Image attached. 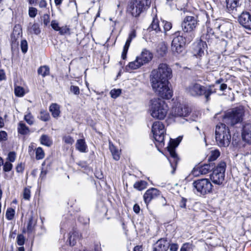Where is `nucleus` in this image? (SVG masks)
<instances>
[{
    "label": "nucleus",
    "mask_w": 251,
    "mask_h": 251,
    "mask_svg": "<svg viewBox=\"0 0 251 251\" xmlns=\"http://www.w3.org/2000/svg\"><path fill=\"white\" fill-rule=\"evenodd\" d=\"M172 77L171 68L165 63L160 64L150 75V81L153 90L162 99L169 100L173 91L168 86V80Z\"/></svg>",
    "instance_id": "f257e3e1"
},
{
    "label": "nucleus",
    "mask_w": 251,
    "mask_h": 251,
    "mask_svg": "<svg viewBox=\"0 0 251 251\" xmlns=\"http://www.w3.org/2000/svg\"><path fill=\"white\" fill-rule=\"evenodd\" d=\"M186 93L194 97L204 96L206 101L210 99V96L216 92L214 85L203 86L199 83H192L186 88Z\"/></svg>",
    "instance_id": "f03ea898"
},
{
    "label": "nucleus",
    "mask_w": 251,
    "mask_h": 251,
    "mask_svg": "<svg viewBox=\"0 0 251 251\" xmlns=\"http://www.w3.org/2000/svg\"><path fill=\"white\" fill-rule=\"evenodd\" d=\"M168 106L166 102L159 98L154 99L151 101V115L155 119L163 120L168 111Z\"/></svg>",
    "instance_id": "7ed1b4c3"
},
{
    "label": "nucleus",
    "mask_w": 251,
    "mask_h": 251,
    "mask_svg": "<svg viewBox=\"0 0 251 251\" xmlns=\"http://www.w3.org/2000/svg\"><path fill=\"white\" fill-rule=\"evenodd\" d=\"M244 113V109L242 106L230 109L223 116V122L227 126H234L242 122Z\"/></svg>",
    "instance_id": "20e7f679"
},
{
    "label": "nucleus",
    "mask_w": 251,
    "mask_h": 251,
    "mask_svg": "<svg viewBox=\"0 0 251 251\" xmlns=\"http://www.w3.org/2000/svg\"><path fill=\"white\" fill-rule=\"evenodd\" d=\"M215 138L219 147H227L230 144L231 135L228 126L225 124L220 123L215 129Z\"/></svg>",
    "instance_id": "39448f33"
},
{
    "label": "nucleus",
    "mask_w": 251,
    "mask_h": 251,
    "mask_svg": "<svg viewBox=\"0 0 251 251\" xmlns=\"http://www.w3.org/2000/svg\"><path fill=\"white\" fill-rule=\"evenodd\" d=\"M173 36L171 49L172 51L177 53L182 52L185 44L189 43L193 40V39H190L188 41V35L184 33L180 35V31L176 32Z\"/></svg>",
    "instance_id": "423d86ee"
},
{
    "label": "nucleus",
    "mask_w": 251,
    "mask_h": 251,
    "mask_svg": "<svg viewBox=\"0 0 251 251\" xmlns=\"http://www.w3.org/2000/svg\"><path fill=\"white\" fill-rule=\"evenodd\" d=\"M181 139L182 138L181 137H178L176 139H171L169 143L168 146H167L168 151L170 155V158L168 159L170 162L171 168L172 169V170L171 171V173L172 174H174L175 172L177 163L179 160L177 155L176 152L175 148L178 146L181 142Z\"/></svg>",
    "instance_id": "0eeeda50"
},
{
    "label": "nucleus",
    "mask_w": 251,
    "mask_h": 251,
    "mask_svg": "<svg viewBox=\"0 0 251 251\" xmlns=\"http://www.w3.org/2000/svg\"><path fill=\"white\" fill-rule=\"evenodd\" d=\"M150 4L148 0H131L128 5L127 10L133 16L136 17L148 7Z\"/></svg>",
    "instance_id": "6e6552de"
},
{
    "label": "nucleus",
    "mask_w": 251,
    "mask_h": 251,
    "mask_svg": "<svg viewBox=\"0 0 251 251\" xmlns=\"http://www.w3.org/2000/svg\"><path fill=\"white\" fill-rule=\"evenodd\" d=\"M151 131L154 140L158 144V145L156 144V146L161 147L164 146L166 129L163 123L159 121L154 122L152 126Z\"/></svg>",
    "instance_id": "1a4fd4ad"
},
{
    "label": "nucleus",
    "mask_w": 251,
    "mask_h": 251,
    "mask_svg": "<svg viewBox=\"0 0 251 251\" xmlns=\"http://www.w3.org/2000/svg\"><path fill=\"white\" fill-rule=\"evenodd\" d=\"M197 25L196 19L193 16L186 17L182 23V28L183 33L188 35V40L193 39L195 37L194 30Z\"/></svg>",
    "instance_id": "9d476101"
},
{
    "label": "nucleus",
    "mask_w": 251,
    "mask_h": 251,
    "mask_svg": "<svg viewBox=\"0 0 251 251\" xmlns=\"http://www.w3.org/2000/svg\"><path fill=\"white\" fill-rule=\"evenodd\" d=\"M226 163L224 161L220 162L213 169L210 178L213 183L216 184H222L224 180Z\"/></svg>",
    "instance_id": "9b49d317"
},
{
    "label": "nucleus",
    "mask_w": 251,
    "mask_h": 251,
    "mask_svg": "<svg viewBox=\"0 0 251 251\" xmlns=\"http://www.w3.org/2000/svg\"><path fill=\"white\" fill-rule=\"evenodd\" d=\"M193 186L200 195H205L211 192L212 185L207 178H202L194 181Z\"/></svg>",
    "instance_id": "f8f14e48"
},
{
    "label": "nucleus",
    "mask_w": 251,
    "mask_h": 251,
    "mask_svg": "<svg viewBox=\"0 0 251 251\" xmlns=\"http://www.w3.org/2000/svg\"><path fill=\"white\" fill-rule=\"evenodd\" d=\"M238 22L245 28L251 30V14L248 12H243L238 16Z\"/></svg>",
    "instance_id": "ddd939ff"
},
{
    "label": "nucleus",
    "mask_w": 251,
    "mask_h": 251,
    "mask_svg": "<svg viewBox=\"0 0 251 251\" xmlns=\"http://www.w3.org/2000/svg\"><path fill=\"white\" fill-rule=\"evenodd\" d=\"M160 196V191L154 188H151L146 191L143 196L144 200L148 205L152 200Z\"/></svg>",
    "instance_id": "4468645a"
},
{
    "label": "nucleus",
    "mask_w": 251,
    "mask_h": 251,
    "mask_svg": "<svg viewBox=\"0 0 251 251\" xmlns=\"http://www.w3.org/2000/svg\"><path fill=\"white\" fill-rule=\"evenodd\" d=\"M190 111V109L188 106L180 105L173 109L172 114L175 117H185Z\"/></svg>",
    "instance_id": "2eb2a0df"
},
{
    "label": "nucleus",
    "mask_w": 251,
    "mask_h": 251,
    "mask_svg": "<svg viewBox=\"0 0 251 251\" xmlns=\"http://www.w3.org/2000/svg\"><path fill=\"white\" fill-rule=\"evenodd\" d=\"M240 0H226V8L229 13L236 15L240 7Z\"/></svg>",
    "instance_id": "dca6fc26"
},
{
    "label": "nucleus",
    "mask_w": 251,
    "mask_h": 251,
    "mask_svg": "<svg viewBox=\"0 0 251 251\" xmlns=\"http://www.w3.org/2000/svg\"><path fill=\"white\" fill-rule=\"evenodd\" d=\"M169 243L165 239L158 240L153 246V251H167Z\"/></svg>",
    "instance_id": "f3484780"
},
{
    "label": "nucleus",
    "mask_w": 251,
    "mask_h": 251,
    "mask_svg": "<svg viewBox=\"0 0 251 251\" xmlns=\"http://www.w3.org/2000/svg\"><path fill=\"white\" fill-rule=\"evenodd\" d=\"M242 139L248 143H251V124H246L243 126Z\"/></svg>",
    "instance_id": "a211bd4d"
},
{
    "label": "nucleus",
    "mask_w": 251,
    "mask_h": 251,
    "mask_svg": "<svg viewBox=\"0 0 251 251\" xmlns=\"http://www.w3.org/2000/svg\"><path fill=\"white\" fill-rule=\"evenodd\" d=\"M153 55L152 53L146 49H144L141 54L137 56L138 59L143 63V65L149 63L152 58Z\"/></svg>",
    "instance_id": "6ab92c4d"
},
{
    "label": "nucleus",
    "mask_w": 251,
    "mask_h": 251,
    "mask_svg": "<svg viewBox=\"0 0 251 251\" xmlns=\"http://www.w3.org/2000/svg\"><path fill=\"white\" fill-rule=\"evenodd\" d=\"M80 237L81 235L78 231L74 229L69 233L68 240L67 242H69L71 246H74L76 244V242L80 239Z\"/></svg>",
    "instance_id": "aec40b11"
},
{
    "label": "nucleus",
    "mask_w": 251,
    "mask_h": 251,
    "mask_svg": "<svg viewBox=\"0 0 251 251\" xmlns=\"http://www.w3.org/2000/svg\"><path fill=\"white\" fill-rule=\"evenodd\" d=\"M212 169H213L212 164H205L198 167L197 171H198L201 175H206Z\"/></svg>",
    "instance_id": "412c9836"
},
{
    "label": "nucleus",
    "mask_w": 251,
    "mask_h": 251,
    "mask_svg": "<svg viewBox=\"0 0 251 251\" xmlns=\"http://www.w3.org/2000/svg\"><path fill=\"white\" fill-rule=\"evenodd\" d=\"M27 31L30 34L38 35L41 32L39 25L38 23L32 24L30 23L27 27Z\"/></svg>",
    "instance_id": "4be33fe9"
},
{
    "label": "nucleus",
    "mask_w": 251,
    "mask_h": 251,
    "mask_svg": "<svg viewBox=\"0 0 251 251\" xmlns=\"http://www.w3.org/2000/svg\"><path fill=\"white\" fill-rule=\"evenodd\" d=\"M36 221L33 219V212L28 216V222L27 226V230L28 233L32 232L34 229Z\"/></svg>",
    "instance_id": "5701e85b"
},
{
    "label": "nucleus",
    "mask_w": 251,
    "mask_h": 251,
    "mask_svg": "<svg viewBox=\"0 0 251 251\" xmlns=\"http://www.w3.org/2000/svg\"><path fill=\"white\" fill-rule=\"evenodd\" d=\"M50 111L54 118L58 117L60 113V107L56 103H52L50 106Z\"/></svg>",
    "instance_id": "b1692460"
},
{
    "label": "nucleus",
    "mask_w": 251,
    "mask_h": 251,
    "mask_svg": "<svg viewBox=\"0 0 251 251\" xmlns=\"http://www.w3.org/2000/svg\"><path fill=\"white\" fill-rule=\"evenodd\" d=\"M76 148L81 152L87 151V147L84 139H79L76 143Z\"/></svg>",
    "instance_id": "393cba45"
},
{
    "label": "nucleus",
    "mask_w": 251,
    "mask_h": 251,
    "mask_svg": "<svg viewBox=\"0 0 251 251\" xmlns=\"http://www.w3.org/2000/svg\"><path fill=\"white\" fill-rule=\"evenodd\" d=\"M40 141L41 144L47 147H50L52 144L51 138L46 134H43L41 136Z\"/></svg>",
    "instance_id": "a878e982"
},
{
    "label": "nucleus",
    "mask_w": 251,
    "mask_h": 251,
    "mask_svg": "<svg viewBox=\"0 0 251 251\" xmlns=\"http://www.w3.org/2000/svg\"><path fill=\"white\" fill-rule=\"evenodd\" d=\"M18 131L22 135H26L29 132V128L22 122H20L18 126Z\"/></svg>",
    "instance_id": "bb28decb"
},
{
    "label": "nucleus",
    "mask_w": 251,
    "mask_h": 251,
    "mask_svg": "<svg viewBox=\"0 0 251 251\" xmlns=\"http://www.w3.org/2000/svg\"><path fill=\"white\" fill-rule=\"evenodd\" d=\"M109 150L114 160H118L120 159V153L118 150L111 143L109 142Z\"/></svg>",
    "instance_id": "cd10ccee"
},
{
    "label": "nucleus",
    "mask_w": 251,
    "mask_h": 251,
    "mask_svg": "<svg viewBox=\"0 0 251 251\" xmlns=\"http://www.w3.org/2000/svg\"><path fill=\"white\" fill-rule=\"evenodd\" d=\"M45 163L46 161H45L42 164V168L39 176V179H41V180L44 179L46 178V175L50 169V165H49L47 166H45Z\"/></svg>",
    "instance_id": "c85d7f7f"
},
{
    "label": "nucleus",
    "mask_w": 251,
    "mask_h": 251,
    "mask_svg": "<svg viewBox=\"0 0 251 251\" xmlns=\"http://www.w3.org/2000/svg\"><path fill=\"white\" fill-rule=\"evenodd\" d=\"M132 39L129 37H128L126 44L124 47L122 53V57L123 59H125L126 57V54L130 46Z\"/></svg>",
    "instance_id": "c756f323"
},
{
    "label": "nucleus",
    "mask_w": 251,
    "mask_h": 251,
    "mask_svg": "<svg viewBox=\"0 0 251 251\" xmlns=\"http://www.w3.org/2000/svg\"><path fill=\"white\" fill-rule=\"evenodd\" d=\"M143 63L138 59L137 57L135 61L130 62L128 67L132 70H135L143 66Z\"/></svg>",
    "instance_id": "7c9ffc66"
},
{
    "label": "nucleus",
    "mask_w": 251,
    "mask_h": 251,
    "mask_svg": "<svg viewBox=\"0 0 251 251\" xmlns=\"http://www.w3.org/2000/svg\"><path fill=\"white\" fill-rule=\"evenodd\" d=\"M150 27H151L153 30L156 31V32L161 31L158 20L156 18H153V20Z\"/></svg>",
    "instance_id": "2f4dec72"
},
{
    "label": "nucleus",
    "mask_w": 251,
    "mask_h": 251,
    "mask_svg": "<svg viewBox=\"0 0 251 251\" xmlns=\"http://www.w3.org/2000/svg\"><path fill=\"white\" fill-rule=\"evenodd\" d=\"M50 73V69L48 66H44L40 67L38 70V74L43 77L48 75Z\"/></svg>",
    "instance_id": "473e14b6"
},
{
    "label": "nucleus",
    "mask_w": 251,
    "mask_h": 251,
    "mask_svg": "<svg viewBox=\"0 0 251 251\" xmlns=\"http://www.w3.org/2000/svg\"><path fill=\"white\" fill-rule=\"evenodd\" d=\"M147 182L145 181L141 180L140 181L136 182L134 184V187L139 190L141 191L146 187Z\"/></svg>",
    "instance_id": "72a5a7b5"
},
{
    "label": "nucleus",
    "mask_w": 251,
    "mask_h": 251,
    "mask_svg": "<svg viewBox=\"0 0 251 251\" xmlns=\"http://www.w3.org/2000/svg\"><path fill=\"white\" fill-rule=\"evenodd\" d=\"M220 152L218 150H215L214 151H212L210 152V155L208 157V160L210 161H213L217 159V158L220 156Z\"/></svg>",
    "instance_id": "f704fd0d"
},
{
    "label": "nucleus",
    "mask_w": 251,
    "mask_h": 251,
    "mask_svg": "<svg viewBox=\"0 0 251 251\" xmlns=\"http://www.w3.org/2000/svg\"><path fill=\"white\" fill-rule=\"evenodd\" d=\"M194 54L197 57H201L204 54V50L201 47V44L197 45L195 49Z\"/></svg>",
    "instance_id": "c9c22d12"
},
{
    "label": "nucleus",
    "mask_w": 251,
    "mask_h": 251,
    "mask_svg": "<svg viewBox=\"0 0 251 251\" xmlns=\"http://www.w3.org/2000/svg\"><path fill=\"white\" fill-rule=\"evenodd\" d=\"M13 36H17V37H20L22 36V27L20 25H16L14 26L12 32Z\"/></svg>",
    "instance_id": "e433bc0d"
},
{
    "label": "nucleus",
    "mask_w": 251,
    "mask_h": 251,
    "mask_svg": "<svg viewBox=\"0 0 251 251\" xmlns=\"http://www.w3.org/2000/svg\"><path fill=\"white\" fill-rule=\"evenodd\" d=\"M162 26L163 27V32L165 35H167V32L170 30L172 27V25L170 22L164 20L162 21Z\"/></svg>",
    "instance_id": "4c0bfd02"
},
{
    "label": "nucleus",
    "mask_w": 251,
    "mask_h": 251,
    "mask_svg": "<svg viewBox=\"0 0 251 251\" xmlns=\"http://www.w3.org/2000/svg\"><path fill=\"white\" fill-rule=\"evenodd\" d=\"M24 120L29 125H32L34 123V118L30 112L25 115Z\"/></svg>",
    "instance_id": "58836bf2"
},
{
    "label": "nucleus",
    "mask_w": 251,
    "mask_h": 251,
    "mask_svg": "<svg viewBox=\"0 0 251 251\" xmlns=\"http://www.w3.org/2000/svg\"><path fill=\"white\" fill-rule=\"evenodd\" d=\"M15 215V210L12 208H9L7 209L5 216L7 220H12Z\"/></svg>",
    "instance_id": "ea45409f"
},
{
    "label": "nucleus",
    "mask_w": 251,
    "mask_h": 251,
    "mask_svg": "<svg viewBox=\"0 0 251 251\" xmlns=\"http://www.w3.org/2000/svg\"><path fill=\"white\" fill-rule=\"evenodd\" d=\"M45 156V153L41 147H38L36 150V158L37 160L43 159Z\"/></svg>",
    "instance_id": "a19ab883"
},
{
    "label": "nucleus",
    "mask_w": 251,
    "mask_h": 251,
    "mask_svg": "<svg viewBox=\"0 0 251 251\" xmlns=\"http://www.w3.org/2000/svg\"><path fill=\"white\" fill-rule=\"evenodd\" d=\"M15 94L18 97H22L25 94V91L23 87L17 86L15 88Z\"/></svg>",
    "instance_id": "79ce46f5"
},
{
    "label": "nucleus",
    "mask_w": 251,
    "mask_h": 251,
    "mask_svg": "<svg viewBox=\"0 0 251 251\" xmlns=\"http://www.w3.org/2000/svg\"><path fill=\"white\" fill-rule=\"evenodd\" d=\"M121 90L119 89H112V90H111V91L110 92V94L111 97L112 98H114V99H116L118 97H119L120 96V95L121 94Z\"/></svg>",
    "instance_id": "37998d69"
},
{
    "label": "nucleus",
    "mask_w": 251,
    "mask_h": 251,
    "mask_svg": "<svg viewBox=\"0 0 251 251\" xmlns=\"http://www.w3.org/2000/svg\"><path fill=\"white\" fill-rule=\"evenodd\" d=\"M59 33L61 35H63L65 34H70V29L67 26H64L60 27L59 30H58Z\"/></svg>",
    "instance_id": "c03bdc74"
},
{
    "label": "nucleus",
    "mask_w": 251,
    "mask_h": 251,
    "mask_svg": "<svg viewBox=\"0 0 251 251\" xmlns=\"http://www.w3.org/2000/svg\"><path fill=\"white\" fill-rule=\"evenodd\" d=\"M30 190L28 188H25L23 192V198L25 200H29L30 198Z\"/></svg>",
    "instance_id": "a18cd8bd"
},
{
    "label": "nucleus",
    "mask_w": 251,
    "mask_h": 251,
    "mask_svg": "<svg viewBox=\"0 0 251 251\" xmlns=\"http://www.w3.org/2000/svg\"><path fill=\"white\" fill-rule=\"evenodd\" d=\"M21 48L22 52L25 53L27 52L28 49V45L27 41L25 40H23L21 42Z\"/></svg>",
    "instance_id": "49530a36"
},
{
    "label": "nucleus",
    "mask_w": 251,
    "mask_h": 251,
    "mask_svg": "<svg viewBox=\"0 0 251 251\" xmlns=\"http://www.w3.org/2000/svg\"><path fill=\"white\" fill-rule=\"evenodd\" d=\"M3 170L5 172H9L11 170L13 165L9 162H6L4 164L3 163Z\"/></svg>",
    "instance_id": "de8ad7c7"
},
{
    "label": "nucleus",
    "mask_w": 251,
    "mask_h": 251,
    "mask_svg": "<svg viewBox=\"0 0 251 251\" xmlns=\"http://www.w3.org/2000/svg\"><path fill=\"white\" fill-rule=\"evenodd\" d=\"M214 38V36H211L209 34L206 33L203 34L201 37V40H204L208 43H211Z\"/></svg>",
    "instance_id": "09e8293b"
},
{
    "label": "nucleus",
    "mask_w": 251,
    "mask_h": 251,
    "mask_svg": "<svg viewBox=\"0 0 251 251\" xmlns=\"http://www.w3.org/2000/svg\"><path fill=\"white\" fill-rule=\"evenodd\" d=\"M25 239L23 234H19L17 237V244L19 246H23L25 243Z\"/></svg>",
    "instance_id": "8fccbe9b"
},
{
    "label": "nucleus",
    "mask_w": 251,
    "mask_h": 251,
    "mask_svg": "<svg viewBox=\"0 0 251 251\" xmlns=\"http://www.w3.org/2000/svg\"><path fill=\"white\" fill-rule=\"evenodd\" d=\"M37 13V10L36 8L34 7H29L28 10V14L29 16L31 18H34Z\"/></svg>",
    "instance_id": "3c124183"
},
{
    "label": "nucleus",
    "mask_w": 251,
    "mask_h": 251,
    "mask_svg": "<svg viewBox=\"0 0 251 251\" xmlns=\"http://www.w3.org/2000/svg\"><path fill=\"white\" fill-rule=\"evenodd\" d=\"M16 157V154L14 151L10 152L8 154L7 159L11 162L15 161Z\"/></svg>",
    "instance_id": "603ef678"
},
{
    "label": "nucleus",
    "mask_w": 251,
    "mask_h": 251,
    "mask_svg": "<svg viewBox=\"0 0 251 251\" xmlns=\"http://www.w3.org/2000/svg\"><path fill=\"white\" fill-rule=\"evenodd\" d=\"M40 119L45 122L48 121L50 119V115L48 113L41 112Z\"/></svg>",
    "instance_id": "864d4df0"
},
{
    "label": "nucleus",
    "mask_w": 251,
    "mask_h": 251,
    "mask_svg": "<svg viewBox=\"0 0 251 251\" xmlns=\"http://www.w3.org/2000/svg\"><path fill=\"white\" fill-rule=\"evenodd\" d=\"M70 91L75 95H78L80 93L79 88L78 86L72 85L70 87Z\"/></svg>",
    "instance_id": "5fc2aeb1"
},
{
    "label": "nucleus",
    "mask_w": 251,
    "mask_h": 251,
    "mask_svg": "<svg viewBox=\"0 0 251 251\" xmlns=\"http://www.w3.org/2000/svg\"><path fill=\"white\" fill-rule=\"evenodd\" d=\"M51 27L56 31H58L59 30L60 27L59 26L58 23L55 20L52 21L51 22Z\"/></svg>",
    "instance_id": "6e6d98bb"
},
{
    "label": "nucleus",
    "mask_w": 251,
    "mask_h": 251,
    "mask_svg": "<svg viewBox=\"0 0 251 251\" xmlns=\"http://www.w3.org/2000/svg\"><path fill=\"white\" fill-rule=\"evenodd\" d=\"M169 249L170 251H177L178 245L176 243L169 244Z\"/></svg>",
    "instance_id": "4d7b16f0"
},
{
    "label": "nucleus",
    "mask_w": 251,
    "mask_h": 251,
    "mask_svg": "<svg viewBox=\"0 0 251 251\" xmlns=\"http://www.w3.org/2000/svg\"><path fill=\"white\" fill-rule=\"evenodd\" d=\"M63 140L66 143L69 144H72L74 142L73 138L70 136L64 137Z\"/></svg>",
    "instance_id": "13d9d810"
},
{
    "label": "nucleus",
    "mask_w": 251,
    "mask_h": 251,
    "mask_svg": "<svg viewBox=\"0 0 251 251\" xmlns=\"http://www.w3.org/2000/svg\"><path fill=\"white\" fill-rule=\"evenodd\" d=\"M11 44L12 46H17L18 44V42H17V40L19 39L20 37H17V36H13V34H11Z\"/></svg>",
    "instance_id": "bf43d9fd"
},
{
    "label": "nucleus",
    "mask_w": 251,
    "mask_h": 251,
    "mask_svg": "<svg viewBox=\"0 0 251 251\" xmlns=\"http://www.w3.org/2000/svg\"><path fill=\"white\" fill-rule=\"evenodd\" d=\"M43 18V23L44 25L47 26L50 22V16L48 14H44Z\"/></svg>",
    "instance_id": "052dcab7"
},
{
    "label": "nucleus",
    "mask_w": 251,
    "mask_h": 251,
    "mask_svg": "<svg viewBox=\"0 0 251 251\" xmlns=\"http://www.w3.org/2000/svg\"><path fill=\"white\" fill-rule=\"evenodd\" d=\"M187 201V200L184 198L181 197V200L179 201V206L181 208H186V203Z\"/></svg>",
    "instance_id": "680f3d73"
},
{
    "label": "nucleus",
    "mask_w": 251,
    "mask_h": 251,
    "mask_svg": "<svg viewBox=\"0 0 251 251\" xmlns=\"http://www.w3.org/2000/svg\"><path fill=\"white\" fill-rule=\"evenodd\" d=\"M7 133L4 131H0V142L7 140Z\"/></svg>",
    "instance_id": "e2e57ef3"
},
{
    "label": "nucleus",
    "mask_w": 251,
    "mask_h": 251,
    "mask_svg": "<svg viewBox=\"0 0 251 251\" xmlns=\"http://www.w3.org/2000/svg\"><path fill=\"white\" fill-rule=\"evenodd\" d=\"M159 202L162 206H165L167 204L166 200L165 198L164 197H163V196H161V197L159 198Z\"/></svg>",
    "instance_id": "0e129e2a"
},
{
    "label": "nucleus",
    "mask_w": 251,
    "mask_h": 251,
    "mask_svg": "<svg viewBox=\"0 0 251 251\" xmlns=\"http://www.w3.org/2000/svg\"><path fill=\"white\" fill-rule=\"evenodd\" d=\"M189 249V244L188 243H184L181 246L180 251H188Z\"/></svg>",
    "instance_id": "69168bd1"
},
{
    "label": "nucleus",
    "mask_w": 251,
    "mask_h": 251,
    "mask_svg": "<svg viewBox=\"0 0 251 251\" xmlns=\"http://www.w3.org/2000/svg\"><path fill=\"white\" fill-rule=\"evenodd\" d=\"M47 3L45 0H41L39 2V6L40 8H45Z\"/></svg>",
    "instance_id": "338daca9"
},
{
    "label": "nucleus",
    "mask_w": 251,
    "mask_h": 251,
    "mask_svg": "<svg viewBox=\"0 0 251 251\" xmlns=\"http://www.w3.org/2000/svg\"><path fill=\"white\" fill-rule=\"evenodd\" d=\"M24 170V168L22 164H18L16 167V171L18 173H22Z\"/></svg>",
    "instance_id": "774afa93"
}]
</instances>
